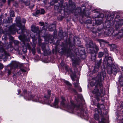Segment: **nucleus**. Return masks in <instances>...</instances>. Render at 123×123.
Listing matches in <instances>:
<instances>
[{
	"label": "nucleus",
	"mask_w": 123,
	"mask_h": 123,
	"mask_svg": "<svg viewBox=\"0 0 123 123\" xmlns=\"http://www.w3.org/2000/svg\"><path fill=\"white\" fill-rule=\"evenodd\" d=\"M70 49L63 47L59 49V52L62 54L66 55L67 57L71 56V54L72 49L76 54L77 56H79L81 59H84L85 57V48L81 46H79L78 48H75V46L74 45H73L71 47L70 45Z\"/></svg>",
	"instance_id": "1"
},
{
	"label": "nucleus",
	"mask_w": 123,
	"mask_h": 123,
	"mask_svg": "<svg viewBox=\"0 0 123 123\" xmlns=\"http://www.w3.org/2000/svg\"><path fill=\"white\" fill-rule=\"evenodd\" d=\"M51 91L48 90L47 94L44 96V100L41 98H37L36 96L32 95L31 92H27L25 89H23V92L21 95L24 96V98L28 100H31L32 101L36 102H38L41 103H49V102L47 103V101L49 100L51 95Z\"/></svg>",
	"instance_id": "2"
},
{
	"label": "nucleus",
	"mask_w": 123,
	"mask_h": 123,
	"mask_svg": "<svg viewBox=\"0 0 123 123\" xmlns=\"http://www.w3.org/2000/svg\"><path fill=\"white\" fill-rule=\"evenodd\" d=\"M104 51L105 54V57L103 62L104 66H105V64L106 66V68L108 74H113L116 75L118 71L117 67L113 64L111 57L110 56L107 57L108 55L107 49L106 48H104Z\"/></svg>",
	"instance_id": "3"
},
{
	"label": "nucleus",
	"mask_w": 123,
	"mask_h": 123,
	"mask_svg": "<svg viewBox=\"0 0 123 123\" xmlns=\"http://www.w3.org/2000/svg\"><path fill=\"white\" fill-rule=\"evenodd\" d=\"M103 64L104 69L103 70H102L101 73H98V76L99 78V80L98 81L97 85H96L95 86V89H94L92 91V93L95 94L94 98H95L98 101H99L100 100L99 97L100 94L99 92V90L98 89V86H99L100 88L102 87V81L104 80V78L106 76V73L105 71V68L106 67V68L107 69L106 66L105 64V66H104ZM107 72H108L107 71ZM107 73H108V72Z\"/></svg>",
	"instance_id": "4"
},
{
	"label": "nucleus",
	"mask_w": 123,
	"mask_h": 123,
	"mask_svg": "<svg viewBox=\"0 0 123 123\" xmlns=\"http://www.w3.org/2000/svg\"><path fill=\"white\" fill-rule=\"evenodd\" d=\"M16 25L15 24H14L10 26L9 27L8 30V34H12L14 35L16 31H17L18 33L21 34V35L19 36L18 37L19 39L22 42L23 41L21 40L20 37V36L22 37H23L24 36L25 37L26 39H29V38L27 39L25 35L24 34V28H23V29H21L20 28V27L21 26L19 27L17 26V27L19 28L18 30H17L16 29Z\"/></svg>",
	"instance_id": "5"
},
{
	"label": "nucleus",
	"mask_w": 123,
	"mask_h": 123,
	"mask_svg": "<svg viewBox=\"0 0 123 123\" xmlns=\"http://www.w3.org/2000/svg\"><path fill=\"white\" fill-rule=\"evenodd\" d=\"M62 101L61 103V105L64 108H66L70 113H73L75 111L74 110H78L80 108L79 105H76L74 104L73 102L70 101V105H67L65 103V99L63 97H62Z\"/></svg>",
	"instance_id": "6"
},
{
	"label": "nucleus",
	"mask_w": 123,
	"mask_h": 123,
	"mask_svg": "<svg viewBox=\"0 0 123 123\" xmlns=\"http://www.w3.org/2000/svg\"><path fill=\"white\" fill-rule=\"evenodd\" d=\"M20 37L21 38V39L23 41V44L24 45L23 46V48H25V50H23V51H24L25 53L27 52V49L28 48L29 50H31L33 55H34L36 52L35 49V47H33V48H31L30 47L29 44L28 43V42L29 41V39H26L25 37H23L20 36Z\"/></svg>",
	"instance_id": "7"
},
{
	"label": "nucleus",
	"mask_w": 123,
	"mask_h": 123,
	"mask_svg": "<svg viewBox=\"0 0 123 123\" xmlns=\"http://www.w3.org/2000/svg\"><path fill=\"white\" fill-rule=\"evenodd\" d=\"M81 10V7H77L75 10L74 8L73 9L71 12L72 13H73L74 12L76 14L79 13L82 17L85 16L86 17H89L90 13L87 11L85 12V9H83L82 11Z\"/></svg>",
	"instance_id": "8"
},
{
	"label": "nucleus",
	"mask_w": 123,
	"mask_h": 123,
	"mask_svg": "<svg viewBox=\"0 0 123 123\" xmlns=\"http://www.w3.org/2000/svg\"><path fill=\"white\" fill-rule=\"evenodd\" d=\"M86 46L87 48H89V50L91 53L96 54L99 50L98 47L96 45H93L92 42L90 41L89 43H86Z\"/></svg>",
	"instance_id": "9"
},
{
	"label": "nucleus",
	"mask_w": 123,
	"mask_h": 123,
	"mask_svg": "<svg viewBox=\"0 0 123 123\" xmlns=\"http://www.w3.org/2000/svg\"><path fill=\"white\" fill-rule=\"evenodd\" d=\"M5 70L7 73L8 75L11 74L12 73V76L13 77H17L20 75L21 74L19 72H17L16 69H13L10 67H7L5 69Z\"/></svg>",
	"instance_id": "10"
},
{
	"label": "nucleus",
	"mask_w": 123,
	"mask_h": 123,
	"mask_svg": "<svg viewBox=\"0 0 123 123\" xmlns=\"http://www.w3.org/2000/svg\"><path fill=\"white\" fill-rule=\"evenodd\" d=\"M114 16V14L113 13H111L110 16L108 13H106L105 18L107 20V21L105 22V25L107 28H109L110 27V25L109 24L110 21L112 20Z\"/></svg>",
	"instance_id": "11"
},
{
	"label": "nucleus",
	"mask_w": 123,
	"mask_h": 123,
	"mask_svg": "<svg viewBox=\"0 0 123 123\" xmlns=\"http://www.w3.org/2000/svg\"><path fill=\"white\" fill-rule=\"evenodd\" d=\"M65 69L67 72L70 73L72 80L73 81H74V78H76V76L75 73H73L72 69L69 68L67 65L65 66Z\"/></svg>",
	"instance_id": "12"
},
{
	"label": "nucleus",
	"mask_w": 123,
	"mask_h": 123,
	"mask_svg": "<svg viewBox=\"0 0 123 123\" xmlns=\"http://www.w3.org/2000/svg\"><path fill=\"white\" fill-rule=\"evenodd\" d=\"M31 31L34 33H36L37 34H39L41 32V31L38 27H35L34 25L31 27Z\"/></svg>",
	"instance_id": "13"
},
{
	"label": "nucleus",
	"mask_w": 123,
	"mask_h": 123,
	"mask_svg": "<svg viewBox=\"0 0 123 123\" xmlns=\"http://www.w3.org/2000/svg\"><path fill=\"white\" fill-rule=\"evenodd\" d=\"M93 24V26L95 25H99L101 24L103 22V21L100 18H98L97 19H95L92 20Z\"/></svg>",
	"instance_id": "14"
},
{
	"label": "nucleus",
	"mask_w": 123,
	"mask_h": 123,
	"mask_svg": "<svg viewBox=\"0 0 123 123\" xmlns=\"http://www.w3.org/2000/svg\"><path fill=\"white\" fill-rule=\"evenodd\" d=\"M123 24V19L120 20L119 22H117L115 26V27L116 30H118Z\"/></svg>",
	"instance_id": "15"
},
{
	"label": "nucleus",
	"mask_w": 123,
	"mask_h": 123,
	"mask_svg": "<svg viewBox=\"0 0 123 123\" xmlns=\"http://www.w3.org/2000/svg\"><path fill=\"white\" fill-rule=\"evenodd\" d=\"M57 33L56 32L54 31L53 34V36L52 35H49V37L48 42L51 43L53 42V40L54 38H55V36H56Z\"/></svg>",
	"instance_id": "16"
},
{
	"label": "nucleus",
	"mask_w": 123,
	"mask_h": 123,
	"mask_svg": "<svg viewBox=\"0 0 123 123\" xmlns=\"http://www.w3.org/2000/svg\"><path fill=\"white\" fill-rule=\"evenodd\" d=\"M96 13L94 14L95 16H93L94 18H103L104 16V15L102 13H99L98 11L96 12Z\"/></svg>",
	"instance_id": "17"
},
{
	"label": "nucleus",
	"mask_w": 123,
	"mask_h": 123,
	"mask_svg": "<svg viewBox=\"0 0 123 123\" xmlns=\"http://www.w3.org/2000/svg\"><path fill=\"white\" fill-rule=\"evenodd\" d=\"M105 116L104 114L103 115L102 113H101V120L98 123H106L108 122V120L105 118L104 116Z\"/></svg>",
	"instance_id": "18"
},
{
	"label": "nucleus",
	"mask_w": 123,
	"mask_h": 123,
	"mask_svg": "<svg viewBox=\"0 0 123 123\" xmlns=\"http://www.w3.org/2000/svg\"><path fill=\"white\" fill-rule=\"evenodd\" d=\"M18 63L15 61H14L12 62L11 65L10 67H12V68L13 69H15L18 66Z\"/></svg>",
	"instance_id": "19"
},
{
	"label": "nucleus",
	"mask_w": 123,
	"mask_h": 123,
	"mask_svg": "<svg viewBox=\"0 0 123 123\" xmlns=\"http://www.w3.org/2000/svg\"><path fill=\"white\" fill-rule=\"evenodd\" d=\"M21 18L19 17H17L16 21L17 23V26H18L19 27L21 26L22 24L21 22Z\"/></svg>",
	"instance_id": "20"
},
{
	"label": "nucleus",
	"mask_w": 123,
	"mask_h": 123,
	"mask_svg": "<svg viewBox=\"0 0 123 123\" xmlns=\"http://www.w3.org/2000/svg\"><path fill=\"white\" fill-rule=\"evenodd\" d=\"M59 99L58 98H56L54 104H53L52 106L55 108H58V102Z\"/></svg>",
	"instance_id": "21"
},
{
	"label": "nucleus",
	"mask_w": 123,
	"mask_h": 123,
	"mask_svg": "<svg viewBox=\"0 0 123 123\" xmlns=\"http://www.w3.org/2000/svg\"><path fill=\"white\" fill-rule=\"evenodd\" d=\"M14 44L15 45V46L14 47L15 49L18 51H19V50L18 49V44L19 43L18 42L17 40H14Z\"/></svg>",
	"instance_id": "22"
},
{
	"label": "nucleus",
	"mask_w": 123,
	"mask_h": 123,
	"mask_svg": "<svg viewBox=\"0 0 123 123\" xmlns=\"http://www.w3.org/2000/svg\"><path fill=\"white\" fill-rule=\"evenodd\" d=\"M119 82L121 86H123V77L121 76H119Z\"/></svg>",
	"instance_id": "23"
},
{
	"label": "nucleus",
	"mask_w": 123,
	"mask_h": 123,
	"mask_svg": "<svg viewBox=\"0 0 123 123\" xmlns=\"http://www.w3.org/2000/svg\"><path fill=\"white\" fill-rule=\"evenodd\" d=\"M102 59H100L99 60L96 61L95 62V65L96 66L98 67V68H99L100 67L101 64Z\"/></svg>",
	"instance_id": "24"
},
{
	"label": "nucleus",
	"mask_w": 123,
	"mask_h": 123,
	"mask_svg": "<svg viewBox=\"0 0 123 123\" xmlns=\"http://www.w3.org/2000/svg\"><path fill=\"white\" fill-rule=\"evenodd\" d=\"M63 8V10L64 11H65V10H68L69 9V8L68 6V4L67 3H65L64 4V6H63L61 7Z\"/></svg>",
	"instance_id": "25"
},
{
	"label": "nucleus",
	"mask_w": 123,
	"mask_h": 123,
	"mask_svg": "<svg viewBox=\"0 0 123 123\" xmlns=\"http://www.w3.org/2000/svg\"><path fill=\"white\" fill-rule=\"evenodd\" d=\"M30 36L32 39V41L33 43L35 44L37 43V42L36 41L37 40V38L35 37V36L34 35L32 36L31 35Z\"/></svg>",
	"instance_id": "26"
},
{
	"label": "nucleus",
	"mask_w": 123,
	"mask_h": 123,
	"mask_svg": "<svg viewBox=\"0 0 123 123\" xmlns=\"http://www.w3.org/2000/svg\"><path fill=\"white\" fill-rule=\"evenodd\" d=\"M96 56V54L92 53V54L91 55V58L92 61H94L95 60Z\"/></svg>",
	"instance_id": "27"
},
{
	"label": "nucleus",
	"mask_w": 123,
	"mask_h": 123,
	"mask_svg": "<svg viewBox=\"0 0 123 123\" xmlns=\"http://www.w3.org/2000/svg\"><path fill=\"white\" fill-rule=\"evenodd\" d=\"M80 115L83 117H84L85 116H87V114H86V113H85V114L84 113L83 109H82L80 111Z\"/></svg>",
	"instance_id": "28"
},
{
	"label": "nucleus",
	"mask_w": 123,
	"mask_h": 123,
	"mask_svg": "<svg viewBox=\"0 0 123 123\" xmlns=\"http://www.w3.org/2000/svg\"><path fill=\"white\" fill-rule=\"evenodd\" d=\"M79 81L78 80H77L75 82H74L73 84L74 85V86L75 87L77 88L79 86L78 83Z\"/></svg>",
	"instance_id": "29"
},
{
	"label": "nucleus",
	"mask_w": 123,
	"mask_h": 123,
	"mask_svg": "<svg viewBox=\"0 0 123 123\" xmlns=\"http://www.w3.org/2000/svg\"><path fill=\"white\" fill-rule=\"evenodd\" d=\"M94 118L96 120H98L99 118V116L98 114H94Z\"/></svg>",
	"instance_id": "30"
},
{
	"label": "nucleus",
	"mask_w": 123,
	"mask_h": 123,
	"mask_svg": "<svg viewBox=\"0 0 123 123\" xmlns=\"http://www.w3.org/2000/svg\"><path fill=\"white\" fill-rule=\"evenodd\" d=\"M72 62L73 65L74 66H75L78 63L77 61L76 60H73Z\"/></svg>",
	"instance_id": "31"
},
{
	"label": "nucleus",
	"mask_w": 123,
	"mask_h": 123,
	"mask_svg": "<svg viewBox=\"0 0 123 123\" xmlns=\"http://www.w3.org/2000/svg\"><path fill=\"white\" fill-rule=\"evenodd\" d=\"M104 55V53L102 52H99L98 55V57L100 58L102 57Z\"/></svg>",
	"instance_id": "32"
},
{
	"label": "nucleus",
	"mask_w": 123,
	"mask_h": 123,
	"mask_svg": "<svg viewBox=\"0 0 123 123\" xmlns=\"http://www.w3.org/2000/svg\"><path fill=\"white\" fill-rule=\"evenodd\" d=\"M58 36L61 37V39H62L63 38V34L62 31H60L59 32Z\"/></svg>",
	"instance_id": "33"
},
{
	"label": "nucleus",
	"mask_w": 123,
	"mask_h": 123,
	"mask_svg": "<svg viewBox=\"0 0 123 123\" xmlns=\"http://www.w3.org/2000/svg\"><path fill=\"white\" fill-rule=\"evenodd\" d=\"M43 51V52L44 54V55H47L49 54V53L48 51H47L46 49H45Z\"/></svg>",
	"instance_id": "34"
},
{
	"label": "nucleus",
	"mask_w": 123,
	"mask_h": 123,
	"mask_svg": "<svg viewBox=\"0 0 123 123\" xmlns=\"http://www.w3.org/2000/svg\"><path fill=\"white\" fill-rule=\"evenodd\" d=\"M55 28V26L54 25L53 27H51L49 26V30L50 31H53L54 29Z\"/></svg>",
	"instance_id": "35"
},
{
	"label": "nucleus",
	"mask_w": 123,
	"mask_h": 123,
	"mask_svg": "<svg viewBox=\"0 0 123 123\" xmlns=\"http://www.w3.org/2000/svg\"><path fill=\"white\" fill-rule=\"evenodd\" d=\"M91 22H92L90 19L87 20L85 21V23L87 24H91Z\"/></svg>",
	"instance_id": "36"
},
{
	"label": "nucleus",
	"mask_w": 123,
	"mask_h": 123,
	"mask_svg": "<svg viewBox=\"0 0 123 123\" xmlns=\"http://www.w3.org/2000/svg\"><path fill=\"white\" fill-rule=\"evenodd\" d=\"M41 46L42 48V51L46 49V46L45 44H42V45Z\"/></svg>",
	"instance_id": "37"
},
{
	"label": "nucleus",
	"mask_w": 123,
	"mask_h": 123,
	"mask_svg": "<svg viewBox=\"0 0 123 123\" xmlns=\"http://www.w3.org/2000/svg\"><path fill=\"white\" fill-rule=\"evenodd\" d=\"M14 12L12 10H11L10 12V15L11 17H14Z\"/></svg>",
	"instance_id": "38"
},
{
	"label": "nucleus",
	"mask_w": 123,
	"mask_h": 123,
	"mask_svg": "<svg viewBox=\"0 0 123 123\" xmlns=\"http://www.w3.org/2000/svg\"><path fill=\"white\" fill-rule=\"evenodd\" d=\"M120 19V16L119 15H117L116 16V17L115 18V21L118 22V20H119Z\"/></svg>",
	"instance_id": "39"
},
{
	"label": "nucleus",
	"mask_w": 123,
	"mask_h": 123,
	"mask_svg": "<svg viewBox=\"0 0 123 123\" xmlns=\"http://www.w3.org/2000/svg\"><path fill=\"white\" fill-rule=\"evenodd\" d=\"M63 16L61 15H60L57 17V19L58 20H61L63 19Z\"/></svg>",
	"instance_id": "40"
},
{
	"label": "nucleus",
	"mask_w": 123,
	"mask_h": 123,
	"mask_svg": "<svg viewBox=\"0 0 123 123\" xmlns=\"http://www.w3.org/2000/svg\"><path fill=\"white\" fill-rule=\"evenodd\" d=\"M59 5L58 4L57 5H55L54 6V7L55 9V10H57L59 9Z\"/></svg>",
	"instance_id": "41"
},
{
	"label": "nucleus",
	"mask_w": 123,
	"mask_h": 123,
	"mask_svg": "<svg viewBox=\"0 0 123 123\" xmlns=\"http://www.w3.org/2000/svg\"><path fill=\"white\" fill-rule=\"evenodd\" d=\"M98 68V67H97L95 66V67H94V71H97L98 70V68Z\"/></svg>",
	"instance_id": "42"
},
{
	"label": "nucleus",
	"mask_w": 123,
	"mask_h": 123,
	"mask_svg": "<svg viewBox=\"0 0 123 123\" xmlns=\"http://www.w3.org/2000/svg\"><path fill=\"white\" fill-rule=\"evenodd\" d=\"M102 105H103V104H100L99 103L98 104L97 107L98 108L99 110H101L100 106Z\"/></svg>",
	"instance_id": "43"
},
{
	"label": "nucleus",
	"mask_w": 123,
	"mask_h": 123,
	"mask_svg": "<svg viewBox=\"0 0 123 123\" xmlns=\"http://www.w3.org/2000/svg\"><path fill=\"white\" fill-rule=\"evenodd\" d=\"M94 111L95 112V114H98L99 113V111L97 108H95L94 109Z\"/></svg>",
	"instance_id": "44"
},
{
	"label": "nucleus",
	"mask_w": 123,
	"mask_h": 123,
	"mask_svg": "<svg viewBox=\"0 0 123 123\" xmlns=\"http://www.w3.org/2000/svg\"><path fill=\"white\" fill-rule=\"evenodd\" d=\"M40 11V13L41 14H43L45 12V11H44V9H41Z\"/></svg>",
	"instance_id": "45"
},
{
	"label": "nucleus",
	"mask_w": 123,
	"mask_h": 123,
	"mask_svg": "<svg viewBox=\"0 0 123 123\" xmlns=\"http://www.w3.org/2000/svg\"><path fill=\"white\" fill-rule=\"evenodd\" d=\"M100 44L102 42H104L105 43V41L103 39H100L98 40Z\"/></svg>",
	"instance_id": "46"
},
{
	"label": "nucleus",
	"mask_w": 123,
	"mask_h": 123,
	"mask_svg": "<svg viewBox=\"0 0 123 123\" xmlns=\"http://www.w3.org/2000/svg\"><path fill=\"white\" fill-rule=\"evenodd\" d=\"M8 20L9 22H12V18L11 17H10L8 18Z\"/></svg>",
	"instance_id": "47"
},
{
	"label": "nucleus",
	"mask_w": 123,
	"mask_h": 123,
	"mask_svg": "<svg viewBox=\"0 0 123 123\" xmlns=\"http://www.w3.org/2000/svg\"><path fill=\"white\" fill-rule=\"evenodd\" d=\"M4 68L3 65L1 63H0V69H2Z\"/></svg>",
	"instance_id": "48"
},
{
	"label": "nucleus",
	"mask_w": 123,
	"mask_h": 123,
	"mask_svg": "<svg viewBox=\"0 0 123 123\" xmlns=\"http://www.w3.org/2000/svg\"><path fill=\"white\" fill-rule=\"evenodd\" d=\"M65 83L68 85L69 86L71 85V84L68 81H65Z\"/></svg>",
	"instance_id": "49"
},
{
	"label": "nucleus",
	"mask_w": 123,
	"mask_h": 123,
	"mask_svg": "<svg viewBox=\"0 0 123 123\" xmlns=\"http://www.w3.org/2000/svg\"><path fill=\"white\" fill-rule=\"evenodd\" d=\"M26 20L24 18H23L22 19V22L24 23H25L26 22Z\"/></svg>",
	"instance_id": "50"
},
{
	"label": "nucleus",
	"mask_w": 123,
	"mask_h": 123,
	"mask_svg": "<svg viewBox=\"0 0 123 123\" xmlns=\"http://www.w3.org/2000/svg\"><path fill=\"white\" fill-rule=\"evenodd\" d=\"M40 13V10H37L36 12V13L37 14H38Z\"/></svg>",
	"instance_id": "51"
},
{
	"label": "nucleus",
	"mask_w": 123,
	"mask_h": 123,
	"mask_svg": "<svg viewBox=\"0 0 123 123\" xmlns=\"http://www.w3.org/2000/svg\"><path fill=\"white\" fill-rule=\"evenodd\" d=\"M20 70L22 72H26V70L23 68H21Z\"/></svg>",
	"instance_id": "52"
},
{
	"label": "nucleus",
	"mask_w": 123,
	"mask_h": 123,
	"mask_svg": "<svg viewBox=\"0 0 123 123\" xmlns=\"http://www.w3.org/2000/svg\"><path fill=\"white\" fill-rule=\"evenodd\" d=\"M39 23L41 25V26H43L44 25V23L43 22H40Z\"/></svg>",
	"instance_id": "53"
},
{
	"label": "nucleus",
	"mask_w": 123,
	"mask_h": 123,
	"mask_svg": "<svg viewBox=\"0 0 123 123\" xmlns=\"http://www.w3.org/2000/svg\"><path fill=\"white\" fill-rule=\"evenodd\" d=\"M92 32H93V33H97V31L96 29H95V30L94 29V30H92Z\"/></svg>",
	"instance_id": "54"
},
{
	"label": "nucleus",
	"mask_w": 123,
	"mask_h": 123,
	"mask_svg": "<svg viewBox=\"0 0 123 123\" xmlns=\"http://www.w3.org/2000/svg\"><path fill=\"white\" fill-rule=\"evenodd\" d=\"M18 95H19L20 93L21 92V90L20 89H18Z\"/></svg>",
	"instance_id": "55"
},
{
	"label": "nucleus",
	"mask_w": 123,
	"mask_h": 123,
	"mask_svg": "<svg viewBox=\"0 0 123 123\" xmlns=\"http://www.w3.org/2000/svg\"><path fill=\"white\" fill-rule=\"evenodd\" d=\"M77 88H78L79 89V91L80 92H81L82 91V90L81 87L79 86Z\"/></svg>",
	"instance_id": "56"
},
{
	"label": "nucleus",
	"mask_w": 123,
	"mask_h": 123,
	"mask_svg": "<svg viewBox=\"0 0 123 123\" xmlns=\"http://www.w3.org/2000/svg\"><path fill=\"white\" fill-rule=\"evenodd\" d=\"M61 66H63L64 65V64L62 61L61 63Z\"/></svg>",
	"instance_id": "57"
},
{
	"label": "nucleus",
	"mask_w": 123,
	"mask_h": 123,
	"mask_svg": "<svg viewBox=\"0 0 123 123\" xmlns=\"http://www.w3.org/2000/svg\"><path fill=\"white\" fill-rule=\"evenodd\" d=\"M37 52L39 53H41V51L40 49H38L37 50Z\"/></svg>",
	"instance_id": "58"
},
{
	"label": "nucleus",
	"mask_w": 123,
	"mask_h": 123,
	"mask_svg": "<svg viewBox=\"0 0 123 123\" xmlns=\"http://www.w3.org/2000/svg\"><path fill=\"white\" fill-rule=\"evenodd\" d=\"M121 107L123 108V102L121 103Z\"/></svg>",
	"instance_id": "59"
},
{
	"label": "nucleus",
	"mask_w": 123,
	"mask_h": 123,
	"mask_svg": "<svg viewBox=\"0 0 123 123\" xmlns=\"http://www.w3.org/2000/svg\"><path fill=\"white\" fill-rule=\"evenodd\" d=\"M2 1L4 3L6 1V0H2Z\"/></svg>",
	"instance_id": "60"
},
{
	"label": "nucleus",
	"mask_w": 123,
	"mask_h": 123,
	"mask_svg": "<svg viewBox=\"0 0 123 123\" xmlns=\"http://www.w3.org/2000/svg\"><path fill=\"white\" fill-rule=\"evenodd\" d=\"M84 6H84V4H82V5H81V7H84Z\"/></svg>",
	"instance_id": "61"
},
{
	"label": "nucleus",
	"mask_w": 123,
	"mask_h": 123,
	"mask_svg": "<svg viewBox=\"0 0 123 123\" xmlns=\"http://www.w3.org/2000/svg\"><path fill=\"white\" fill-rule=\"evenodd\" d=\"M98 31H100L101 30V29H98Z\"/></svg>",
	"instance_id": "62"
},
{
	"label": "nucleus",
	"mask_w": 123,
	"mask_h": 123,
	"mask_svg": "<svg viewBox=\"0 0 123 123\" xmlns=\"http://www.w3.org/2000/svg\"><path fill=\"white\" fill-rule=\"evenodd\" d=\"M1 50L2 51H4V49L2 48H1Z\"/></svg>",
	"instance_id": "63"
},
{
	"label": "nucleus",
	"mask_w": 123,
	"mask_h": 123,
	"mask_svg": "<svg viewBox=\"0 0 123 123\" xmlns=\"http://www.w3.org/2000/svg\"><path fill=\"white\" fill-rule=\"evenodd\" d=\"M122 70L123 71V67H122L121 68Z\"/></svg>",
	"instance_id": "64"
}]
</instances>
